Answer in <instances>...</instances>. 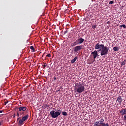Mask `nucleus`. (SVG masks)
<instances>
[{
    "instance_id": "1",
    "label": "nucleus",
    "mask_w": 126,
    "mask_h": 126,
    "mask_svg": "<svg viewBox=\"0 0 126 126\" xmlns=\"http://www.w3.org/2000/svg\"><path fill=\"white\" fill-rule=\"evenodd\" d=\"M85 90V87L83 84L79 83L75 84L74 91L76 93L80 94L81 93H82V92H84Z\"/></svg>"
},
{
    "instance_id": "2",
    "label": "nucleus",
    "mask_w": 126,
    "mask_h": 126,
    "mask_svg": "<svg viewBox=\"0 0 126 126\" xmlns=\"http://www.w3.org/2000/svg\"><path fill=\"white\" fill-rule=\"evenodd\" d=\"M94 126H109V123H105V120L102 118L98 117L96 121L94 123Z\"/></svg>"
},
{
    "instance_id": "3",
    "label": "nucleus",
    "mask_w": 126,
    "mask_h": 126,
    "mask_svg": "<svg viewBox=\"0 0 126 126\" xmlns=\"http://www.w3.org/2000/svg\"><path fill=\"white\" fill-rule=\"evenodd\" d=\"M61 114H62V109H60L58 110H52L50 112V116H51L52 118L53 119L58 118L59 116H61Z\"/></svg>"
},
{
    "instance_id": "4",
    "label": "nucleus",
    "mask_w": 126,
    "mask_h": 126,
    "mask_svg": "<svg viewBox=\"0 0 126 126\" xmlns=\"http://www.w3.org/2000/svg\"><path fill=\"white\" fill-rule=\"evenodd\" d=\"M110 48L107 46H104L100 51V56H106L109 53Z\"/></svg>"
},
{
    "instance_id": "5",
    "label": "nucleus",
    "mask_w": 126,
    "mask_h": 126,
    "mask_svg": "<svg viewBox=\"0 0 126 126\" xmlns=\"http://www.w3.org/2000/svg\"><path fill=\"white\" fill-rule=\"evenodd\" d=\"M104 44H100L98 43L95 45V49L98 50L97 52H101L103 48H104Z\"/></svg>"
},
{
    "instance_id": "6",
    "label": "nucleus",
    "mask_w": 126,
    "mask_h": 126,
    "mask_svg": "<svg viewBox=\"0 0 126 126\" xmlns=\"http://www.w3.org/2000/svg\"><path fill=\"white\" fill-rule=\"evenodd\" d=\"M81 50H83V45H78L74 47V52L75 53H78Z\"/></svg>"
},
{
    "instance_id": "7",
    "label": "nucleus",
    "mask_w": 126,
    "mask_h": 126,
    "mask_svg": "<svg viewBox=\"0 0 126 126\" xmlns=\"http://www.w3.org/2000/svg\"><path fill=\"white\" fill-rule=\"evenodd\" d=\"M122 102H123V97L122 96H118L116 100V103L118 102L119 105H122Z\"/></svg>"
},
{
    "instance_id": "8",
    "label": "nucleus",
    "mask_w": 126,
    "mask_h": 126,
    "mask_svg": "<svg viewBox=\"0 0 126 126\" xmlns=\"http://www.w3.org/2000/svg\"><path fill=\"white\" fill-rule=\"evenodd\" d=\"M91 55H93L94 60H95L96 58L98 57V51L96 50H94V52L91 53Z\"/></svg>"
},
{
    "instance_id": "9",
    "label": "nucleus",
    "mask_w": 126,
    "mask_h": 126,
    "mask_svg": "<svg viewBox=\"0 0 126 126\" xmlns=\"http://www.w3.org/2000/svg\"><path fill=\"white\" fill-rule=\"evenodd\" d=\"M76 41H77L78 44H82V43L84 42V39L82 38V37H79L78 39H77Z\"/></svg>"
},
{
    "instance_id": "10",
    "label": "nucleus",
    "mask_w": 126,
    "mask_h": 126,
    "mask_svg": "<svg viewBox=\"0 0 126 126\" xmlns=\"http://www.w3.org/2000/svg\"><path fill=\"white\" fill-rule=\"evenodd\" d=\"M19 112H24L27 110V107L25 106H21L18 108Z\"/></svg>"
},
{
    "instance_id": "11",
    "label": "nucleus",
    "mask_w": 126,
    "mask_h": 126,
    "mask_svg": "<svg viewBox=\"0 0 126 126\" xmlns=\"http://www.w3.org/2000/svg\"><path fill=\"white\" fill-rule=\"evenodd\" d=\"M119 113L120 114L122 115V116H124L125 115H126V109H122Z\"/></svg>"
},
{
    "instance_id": "12",
    "label": "nucleus",
    "mask_w": 126,
    "mask_h": 126,
    "mask_svg": "<svg viewBox=\"0 0 126 126\" xmlns=\"http://www.w3.org/2000/svg\"><path fill=\"white\" fill-rule=\"evenodd\" d=\"M28 118H29V115L27 114L25 116H24L23 117H22V119L24 122H25V121H27V120H28Z\"/></svg>"
},
{
    "instance_id": "13",
    "label": "nucleus",
    "mask_w": 126,
    "mask_h": 126,
    "mask_svg": "<svg viewBox=\"0 0 126 126\" xmlns=\"http://www.w3.org/2000/svg\"><path fill=\"white\" fill-rule=\"evenodd\" d=\"M120 47H114L113 48V50L114 52H118V51H119Z\"/></svg>"
},
{
    "instance_id": "14",
    "label": "nucleus",
    "mask_w": 126,
    "mask_h": 126,
    "mask_svg": "<svg viewBox=\"0 0 126 126\" xmlns=\"http://www.w3.org/2000/svg\"><path fill=\"white\" fill-rule=\"evenodd\" d=\"M19 124L20 126H22V125H23V124H24V121H23V120L20 119L19 121Z\"/></svg>"
},
{
    "instance_id": "15",
    "label": "nucleus",
    "mask_w": 126,
    "mask_h": 126,
    "mask_svg": "<svg viewBox=\"0 0 126 126\" xmlns=\"http://www.w3.org/2000/svg\"><path fill=\"white\" fill-rule=\"evenodd\" d=\"M77 60V57H75L73 60L71 61V63H75Z\"/></svg>"
},
{
    "instance_id": "16",
    "label": "nucleus",
    "mask_w": 126,
    "mask_h": 126,
    "mask_svg": "<svg viewBox=\"0 0 126 126\" xmlns=\"http://www.w3.org/2000/svg\"><path fill=\"white\" fill-rule=\"evenodd\" d=\"M49 107H50V105L47 104H44L43 106V109H47V108H49Z\"/></svg>"
},
{
    "instance_id": "17",
    "label": "nucleus",
    "mask_w": 126,
    "mask_h": 126,
    "mask_svg": "<svg viewBox=\"0 0 126 126\" xmlns=\"http://www.w3.org/2000/svg\"><path fill=\"white\" fill-rule=\"evenodd\" d=\"M77 45H78V43H77V42L76 40V41L75 42L72 43V47H74V46H76Z\"/></svg>"
},
{
    "instance_id": "18",
    "label": "nucleus",
    "mask_w": 126,
    "mask_h": 126,
    "mask_svg": "<svg viewBox=\"0 0 126 126\" xmlns=\"http://www.w3.org/2000/svg\"><path fill=\"white\" fill-rule=\"evenodd\" d=\"M126 59L124 61L122 62V63H121V65H126Z\"/></svg>"
},
{
    "instance_id": "19",
    "label": "nucleus",
    "mask_w": 126,
    "mask_h": 126,
    "mask_svg": "<svg viewBox=\"0 0 126 126\" xmlns=\"http://www.w3.org/2000/svg\"><path fill=\"white\" fill-rule=\"evenodd\" d=\"M30 49H31V50H32V52H35V49L34 48V46H31L30 47Z\"/></svg>"
},
{
    "instance_id": "20",
    "label": "nucleus",
    "mask_w": 126,
    "mask_h": 126,
    "mask_svg": "<svg viewBox=\"0 0 126 126\" xmlns=\"http://www.w3.org/2000/svg\"><path fill=\"white\" fill-rule=\"evenodd\" d=\"M62 115L63 116H67V113H66V112H65V111H63L62 112Z\"/></svg>"
},
{
    "instance_id": "21",
    "label": "nucleus",
    "mask_w": 126,
    "mask_h": 126,
    "mask_svg": "<svg viewBox=\"0 0 126 126\" xmlns=\"http://www.w3.org/2000/svg\"><path fill=\"white\" fill-rule=\"evenodd\" d=\"M92 28L93 29H95V28H97V26H96V25H93L92 26Z\"/></svg>"
},
{
    "instance_id": "22",
    "label": "nucleus",
    "mask_w": 126,
    "mask_h": 126,
    "mask_svg": "<svg viewBox=\"0 0 126 126\" xmlns=\"http://www.w3.org/2000/svg\"><path fill=\"white\" fill-rule=\"evenodd\" d=\"M47 54V55H46V58H47V57H48V58H51V54H47V53H46Z\"/></svg>"
},
{
    "instance_id": "23",
    "label": "nucleus",
    "mask_w": 126,
    "mask_h": 126,
    "mask_svg": "<svg viewBox=\"0 0 126 126\" xmlns=\"http://www.w3.org/2000/svg\"><path fill=\"white\" fill-rule=\"evenodd\" d=\"M42 66H43V68H45L46 66H47V63H44V64L42 65Z\"/></svg>"
},
{
    "instance_id": "24",
    "label": "nucleus",
    "mask_w": 126,
    "mask_h": 126,
    "mask_svg": "<svg viewBox=\"0 0 126 126\" xmlns=\"http://www.w3.org/2000/svg\"><path fill=\"white\" fill-rule=\"evenodd\" d=\"M114 1H110L109 2V4H113V3H114Z\"/></svg>"
},
{
    "instance_id": "25",
    "label": "nucleus",
    "mask_w": 126,
    "mask_h": 126,
    "mask_svg": "<svg viewBox=\"0 0 126 126\" xmlns=\"http://www.w3.org/2000/svg\"><path fill=\"white\" fill-rule=\"evenodd\" d=\"M20 116H22V115H23V114H24V112H20V113H19Z\"/></svg>"
},
{
    "instance_id": "26",
    "label": "nucleus",
    "mask_w": 126,
    "mask_h": 126,
    "mask_svg": "<svg viewBox=\"0 0 126 126\" xmlns=\"http://www.w3.org/2000/svg\"><path fill=\"white\" fill-rule=\"evenodd\" d=\"M124 121H126V114L124 115Z\"/></svg>"
},
{
    "instance_id": "27",
    "label": "nucleus",
    "mask_w": 126,
    "mask_h": 126,
    "mask_svg": "<svg viewBox=\"0 0 126 126\" xmlns=\"http://www.w3.org/2000/svg\"><path fill=\"white\" fill-rule=\"evenodd\" d=\"M122 27H123V28H124V29H126V25H123Z\"/></svg>"
},
{
    "instance_id": "28",
    "label": "nucleus",
    "mask_w": 126,
    "mask_h": 126,
    "mask_svg": "<svg viewBox=\"0 0 126 126\" xmlns=\"http://www.w3.org/2000/svg\"><path fill=\"white\" fill-rule=\"evenodd\" d=\"M57 79H58V78H57V77H54V78H53V80H54V81L57 80Z\"/></svg>"
},
{
    "instance_id": "29",
    "label": "nucleus",
    "mask_w": 126,
    "mask_h": 126,
    "mask_svg": "<svg viewBox=\"0 0 126 126\" xmlns=\"http://www.w3.org/2000/svg\"><path fill=\"white\" fill-rule=\"evenodd\" d=\"M8 103V101H6L4 103V105H6V104H7Z\"/></svg>"
},
{
    "instance_id": "30",
    "label": "nucleus",
    "mask_w": 126,
    "mask_h": 126,
    "mask_svg": "<svg viewBox=\"0 0 126 126\" xmlns=\"http://www.w3.org/2000/svg\"><path fill=\"white\" fill-rule=\"evenodd\" d=\"M19 113L17 112V116L19 117Z\"/></svg>"
},
{
    "instance_id": "31",
    "label": "nucleus",
    "mask_w": 126,
    "mask_h": 126,
    "mask_svg": "<svg viewBox=\"0 0 126 126\" xmlns=\"http://www.w3.org/2000/svg\"><path fill=\"white\" fill-rule=\"evenodd\" d=\"M66 33H67V31L64 32V34H66Z\"/></svg>"
},
{
    "instance_id": "32",
    "label": "nucleus",
    "mask_w": 126,
    "mask_h": 126,
    "mask_svg": "<svg viewBox=\"0 0 126 126\" xmlns=\"http://www.w3.org/2000/svg\"><path fill=\"white\" fill-rule=\"evenodd\" d=\"M45 55H46V52H44V53H43V55H42V58H43V57H44V56Z\"/></svg>"
},
{
    "instance_id": "33",
    "label": "nucleus",
    "mask_w": 126,
    "mask_h": 126,
    "mask_svg": "<svg viewBox=\"0 0 126 126\" xmlns=\"http://www.w3.org/2000/svg\"><path fill=\"white\" fill-rule=\"evenodd\" d=\"M12 117H13V119H14V118H15V114H14V115H13Z\"/></svg>"
},
{
    "instance_id": "34",
    "label": "nucleus",
    "mask_w": 126,
    "mask_h": 126,
    "mask_svg": "<svg viewBox=\"0 0 126 126\" xmlns=\"http://www.w3.org/2000/svg\"><path fill=\"white\" fill-rule=\"evenodd\" d=\"M2 113V110H0V114Z\"/></svg>"
},
{
    "instance_id": "35",
    "label": "nucleus",
    "mask_w": 126,
    "mask_h": 126,
    "mask_svg": "<svg viewBox=\"0 0 126 126\" xmlns=\"http://www.w3.org/2000/svg\"><path fill=\"white\" fill-rule=\"evenodd\" d=\"M120 27H123V25H121L120 26Z\"/></svg>"
},
{
    "instance_id": "36",
    "label": "nucleus",
    "mask_w": 126,
    "mask_h": 126,
    "mask_svg": "<svg viewBox=\"0 0 126 126\" xmlns=\"http://www.w3.org/2000/svg\"><path fill=\"white\" fill-rule=\"evenodd\" d=\"M107 23V24H109L110 23V22L108 21Z\"/></svg>"
},
{
    "instance_id": "37",
    "label": "nucleus",
    "mask_w": 126,
    "mask_h": 126,
    "mask_svg": "<svg viewBox=\"0 0 126 126\" xmlns=\"http://www.w3.org/2000/svg\"><path fill=\"white\" fill-rule=\"evenodd\" d=\"M19 119H20V118H19V117L18 118H17V121H18V120H19Z\"/></svg>"
},
{
    "instance_id": "38",
    "label": "nucleus",
    "mask_w": 126,
    "mask_h": 126,
    "mask_svg": "<svg viewBox=\"0 0 126 126\" xmlns=\"http://www.w3.org/2000/svg\"><path fill=\"white\" fill-rule=\"evenodd\" d=\"M2 115H0V117H2Z\"/></svg>"
},
{
    "instance_id": "39",
    "label": "nucleus",
    "mask_w": 126,
    "mask_h": 126,
    "mask_svg": "<svg viewBox=\"0 0 126 126\" xmlns=\"http://www.w3.org/2000/svg\"><path fill=\"white\" fill-rule=\"evenodd\" d=\"M0 126H1V123L0 122Z\"/></svg>"
}]
</instances>
